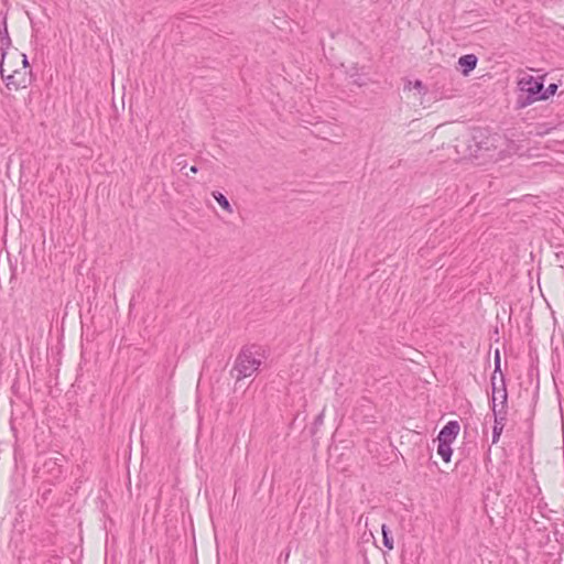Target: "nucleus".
I'll return each instance as SVG.
<instances>
[{
    "label": "nucleus",
    "instance_id": "obj_1",
    "mask_svg": "<svg viewBox=\"0 0 564 564\" xmlns=\"http://www.w3.org/2000/svg\"><path fill=\"white\" fill-rule=\"evenodd\" d=\"M261 358L262 349L260 346L251 345L242 347L236 358L234 367V371L237 372L236 379L241 380L252 376L261 366Z\"/></svg>",
    "mask_w": 564,
    "mask_h": 564
},
{
    "label": "nucleus",
    "instance_id": "obj_2",
    "mask_svg": "<svg viewBox=\"0 0 564 564\" xmlns=\"http://www.w3.org/2000/svg\"><path fill=\"white\" fill-rule=\"evenodd\" d=\"M518 86L521 91L527 93V101L521 102V106H525L532 104L533 101L540 100L538 96L541 95L543 89V83L541 80L535 79L531 75H525L519 79Z\"/></svg>",
    "mask_w": 564,
    "mask_h": 564
},
{
    "label": "nucleus",
    "instance_id": "obj_3",
    "mask_svg": "<svg viewBox=\"0 0 564 564\" xmlns=\"http://www.w3.org/2000/svg\"><path fill=\"white\" fill-rule=\"evenodd\" d=\"M7 52L2 50V58L0 62V76L2 80L6 83V86L8 89H14L18 90L20 88H25L29 84V79L25 77V72L23 73V76L21 77V80H17V77L21 75L20 70H13L11 74L4 75V57Z\"/></svg>",
    "mask_w": 564,
    "mask_h": 564
},
{
    "label": "nucleus",
    "instance_id": "obj_4",
    "mask_svg": "<svg viewBox=\"0 0 564 564\" xmlns=\"http://www.w3.org/2000/svg\"><path fill=\"white\" fill-rule=\"evenodd\" d=\"M499 381L501 382V408L499 410H497V403H491V410L494 412L495 425L505 427V422L507 420L508 393H507L503 375H501V378H499Z\"/></svg>",
    "mask_w": 564,
    "mask_h": 564
},
{
    "label": "nucleus",
    "instance_id": "obj_5",
    "mask_svg": "<svg viewBox=\"0 0 564 564\" xmlns=\"http://www.w3.org/2000/svg\"><path fill=\"white\" fill-rule=\"evenodd\" d=\"M459 424L457 421H449L443 429L440 431L437 435V441L453 443L459 433Z\"/></svg>",
    "mask_w": 564,
    "mask_h": 564
},
{
    "label": "nucleus",
    "instance_id": "obj_6",
    "mask_svg": "<svg viewBox=\"0 0 564 564\" xmlns=\"http://www.w3.org/2000/svg\"><path fill=\"white\" fill-rule=\"evenodd\" d=\"M498 372L500 376L502 375L501 369H500V355H499V351L497 350L496 357H495V370L491 376V388H492L491 403H497V400H498L497 393L501 392V386L499 387L497 383V373Z\"/></svg>",
    "mask_w": 564,
    "mask_h": 564
},
{
    "label": "nucleus",
    "instance_id": "obj_7",
    "mask_svg": "<svg viewBox=\"0 0 564 564\" xmlns=\"http://www.w3.org/2000/svg\"><path fill=\"white\" fill-rule=\"evenodd\" d=\"M463 143L466 144L467 148L465 152L469 156H477L482 148L480 142H477V135L475 134L464 137Z\"/></svg>",
    "mask_w": 564,
    "mask_h": 564
},
{
    "label": "nucleus",
    "instance_id": "obj_8",
    "mask_svg": "<svg viewBox=\"0 0 564 564\" xmlns=\"http://www.w3.org/2000/svg\"><path fill=\"white\" fill-rule=\"evenodd\" d=\"M477 62L478 59L474 54L463 55L458 59V64L462 67V72L464 75H467L469 72L475 69Z\"/></svg>",
    "mask_w": 564,
    "mask_h": 564
},
{
    "label": "nucleus",
    "instance_id": "obj_9",
    "mask_svg": "<svg viewBox=\"0 0 564 564\" xmlns=\"http://www.w3.org/2000/svg\"><path fill=\"white\" fill-rule=\"evenodd\" d=\"M437 454L443 458L444 462L448 463L453 454L451 443L438 441Z\"/></svg>",
    "mask_w": 564,
    "mask_h": 564
},
{
    "label": "nucleus",
    "instance_id": "obj_10",
    "mask_svg": "<svg viewBox=\"0 0 564 564\" xmlns=\"http://www.w3.org/2000/svg\"><path fill=\"white\" fill-rule=\"evenodd\" d=\"M381 533H382L383 545L388 550H392L393 549V536H392V533H391L389 527L384 523L381 525Z\"/></svg>",
    "mask_w": 564,
    "mask_h": 564
},
{
    "label": "nucleus",
    "instance_id": "obj_11",
    "mask_svg": "<svg viewBox=\"0 0 564 564\" xmlns=\"http://www.w3.org/2000/svg\"><path fill=\"white\" fill-rule=\"evenodd\" d=\"M212 195L216 199V202L221 206V208H224L228 213H232L231 205H230L229 200L227 199V197L223 193L213 192Z\"/></svg>",
    "mask_w": 564,
    "mask_h": 564
},
{
    "label": "nucleus",
    "instance_id": "obj_12",
    "mask_svg": "<svg viewBox=\"0 0 564 564\" xmlns=\"http://www.w3.org/2000/svg\"><path fill=\"white\" fill-rule=\"evenodd\" d=\"M557 88L558 86L556 84H550L546 89H542L541 95L538 96V98H540V100H546L556 93Z\"/></svg>",
    "mask_w": 564,
    "mask_h": 564
},
{
    "label": "nucleus",
    "instance_id": "obj_13",
    "mask_svg": "<svg viewBox=\"0 0 564 564\" xmlns=\"http://www.w3.org/2000/svg\"><path fill=\"white\" fill-rule=\"evenodd\" d=\"M1 51L4 50L11 44V40L8 33L7 23L4 22L3 32H1Z\"/></svg>",
    "mask_w": 564,
    "mask_h": 564
},
{
    "label": "nucleus",
    "instance_id": "obj_14",
    "mask_svg": "<svg viewBox=\"0 0 564 564\" xmlns=\"http://www.w3.org/2000/svg\"><path fill=\"white\" fill-rule=\"evenodd\" d=\"M502 431H503V427L494 424V429H492V444L498 443Z\"/></svg>",
    "mask_w": 564,
    "mask_h": 564
},
{
    "label": "nucleus",
    "instance_id": "obj_15",
    "mask_svg": "<svg viewBox=\"0 0 564 564\" xmlns=\"http://www.w3.org/2000/svg\"><path fill=\"white\" fill-rule=\"evenodd\" d=\"M176 165L183 171L186 167V161L184 159L178 158Z\"/></svg>",
    "mask_w": 564,
    "mask_h": 564
},
{
    "label": "nucleus",
    "instance_id": "obj_16",
    "mask_svg": "<svg viewBox=\"0 0 564 564\" xmlns=\"http://www.w3.org/2000/svg\"><path fill=\"white\" fill-rule=\"evenodd\" d=\"M414 88L420 91L423 90L424 89L423 83L421 80H415Z\"/></svg>",
    "mask_w": 564,
    "mask_h": 564
},
{
    "label": "nucleus",
    "instance_id": "obj_17",
    "mask_svg": "<svg viewBox=\"0 0 564 564\" xmlns=\"http://www.w3.org/2000/svg\"><path fill=\"white\" fill-rule=\"evenodd\" d=\"M22 63H23L24 68L29 67V62H28V57L25 54H22Z\"/></svg>",
    "mask_w": 564,
    "mask_h": 564
},
{
    "label": "nucleus",
    "instance_id": "obj_18",
    "mask_svg": "<svg viewBox=\"0 0 564 564\" xmlns=\"http://www.w3.org/2000/svg\"><path fill=\"white\" fill-rule=\"evenodd\" d=\"M189 171H191L192 173H197V172H198V167H197L196 165H193V166L189 169Z\"/></svg>",
    "mask_w": 564,
    "mask_h": 564
},
{
    "label": "nucleus",
    "instance_id": "obj_19",
    "mask_svg": "<svg viewBox=\"0 0 564 564\" xmlns=\"http://www.w3.org/2000/svg\"><path fill=\"white\" fill-rule=\"evenodd\" d=\"M23 76V74H21L20 76L17 77V80H21V77Z\"/></svg>",
    "mask_w": 564,
    "mask_h": 564
},
{
    "label": "nucleus",
    "instance_id": "obj_20",
    "mask_svg": "<svg viewBox=\"0 0 564 564\" xmlns=\"http://www.w3.org/2000/svg\"><path fill=\"white\" fill-rule=\"evenodd\" d=\"M497 397H498V399H500V400H501V392H500V393H497Z\"/></svg>",
    "mask_w": 564,
    "mask_h": 564
}]
</instances>
